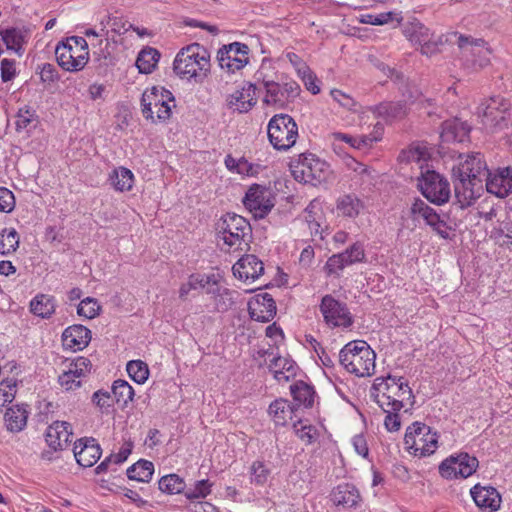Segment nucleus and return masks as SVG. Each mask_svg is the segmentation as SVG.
<instances>
[{
  "instance_id": "44",
  "label": "nucleus",
  "mask_w": 512,
  "mask_h": 512,
  "mask_svg": "<svg viewBox=\"0 0 512 512\" xmlns=\"http://www.w3.org/2000/svg\"><path fill=\"white\" fill-rule=\"evenodd\" d=\"M19 246V236L14 228L3 229L0 234V254L8 255L17 250Z\"/></svg>"
},
{
  "instance_id": "61",
  "label": "nucleus",
  "mask_w": 512,
  "mask_h": 512,
  "mask_svg": "<svg viewBox=\"0 0 512 512\" xmlns=\"http://www.w3.org/2000/svg\"><path fill=\"white\" fill-rule=\"evenodd\" d=\"M400 410H391V412H385L386 416L384 419V426L389 432H397L401 428V417L399 415Z\"/></svg>"
},
{
  "instance_id": "22",
  "label": "nucleus",
  "mask_w": 512,
  "mask_h": 512,
  "mask_svg": "<svg viewBox=\"0 0 512 512\" xmlns=\"http://www.w3.org/2000/svg\"><path fill=\"white\" fill-rule=\"evenodd\" d=\"M74 457L83 467L93 466L101 456V448L94 439H79L74 444Z\"/></svg>"
},
{
  "instance_id": "57",
  "label": "nucleus",
  "mask_w": 512,
  "mask_h": 512,
  "mask_svg": "<svg viewBox=\"0 0 512 512\" xmlns=\"http://www.w3.org/2000/svg\"><path fill=\"white\" fill-rule=\"evenodd\" d=\"M392 16V12L380 13L376 15L365 14L361 15L360 22L370 25H384L392 20Z\"/></svg>"
},
{
  "instance_id": "13",
  "label": "nucleus",
  "mask_w": 512,
  "mask_h": 512,
  "mask_svg": "<svg viewBox=\"0 0 512 512\" xmlns=\"http://www.w3.org/2000/svg\"><path fill=\"white\" fill-rule=\"evenodd\" d=\"M320 311L325 323L332 328H348L352 325V315L345 303L336 300L331 295H325L320 304Z\"/></svg>"
},
{
  "instance_id": "26",
  "label": "nucleus",
  "mask_w": 512,
  "mask_h": 512,
  "mask_svg": "<svg viewBox=\"0 0 512 512\" xmlns=\"http://www.w3.org/2000/svg\"><path fill=\"white\" fill-rule=\"evenodd\" d=\"M62 338L65 347L82 350L91 340V331L83 325H72L64 330Z\"/></svg>"
},
{
  "instance_id": "38",
  "label": "nucleus",
  "mask_w": 512,
  "mask_h": 512,
  "mask_svg": "<svg viewBox=\"0 0 512 512\" xmlns=\"http://www.w3.org/2000/svg\"><path fill=\"white\" fill-rule=\"evenodd\" d=\"M154 473V465L148 460H139L127 469V477L138 482H149Z\"/></svg>"
},
{
  "instance_id": "45",
  "label": "nucleus",
  "mask_w": 512,
  "mask_h": 512,
  "mask_svg": "<svg viewBox=\"0 0 512 512\" xmlns=\"http://www.w3.org/2000/svg\"><path fill=\"white\" fill-rule=\"evenodd\" d=\"M159 489L167 494H179L184 491L186 484L177 474L163 476L159 480Z\"/></svg>"
},
{
  "instance_id": "52",
  "label": "nucleus",
  "mask_w": 512,
  "mask_h": 512,
  "mask_svg": "<svg viewBox=\"0 0 512 512\" xmlns=\"http://www.w3.org/2000/svg\"><path fill=\"white\" fill-rule=\"evenodd\" d=\"M100 305L95 298L87 297L83 299L77 307V313L87 319L96 317L99 313Z\"/></svg>"
},
{
  "instance_id": "36",
  "label": "nucleus",
  "mask_w": 512,
  "mask_h": 512,
  "mask_svg": "<svg viewBox=\"0 0 512 512\" xmlns=\"http://www.w3.org/2000/svg\"><path fill=\"white\" fill-rule=\"evenodd\" d=\"M109 181L117 191H130L134 184V175L129 169L125 167H118L113 170L109 177Z\"/></svg>"
},
{
  "instance_id": "7",
  "label": "nucleus",
  "mask_w": 512,
  "mask_h": 512,
  "mask_svg": "<svg viewBox=\"0 0 512 512\" xmlns=\"http://www.w3.org/2000/svg\"><path fill=\"white\" fill-rule=\"evenodd\" d=\"M267 133L275 149L288 150L296 143L298 127L290 115L276 114L268 123Z\"/></svg>"
},
{
  "instance_id": "14",
  "label": "nucleus",
  "mask_w": 512,
  "mask_h": 512,
  "mask_svg": "<svg viewBox=\"0 0 512 512\" xmlns=\"http://www.w3.org/2000/svg\"><path fill=\"white\" fill-rule=\"evenodd\" d=\"M458 47L466 62H471L474 67L483 68L490 62L491 50L483 39L460 36Z\"/></svg>"
},
{
  "instance_id": "48",
  "label": "nucleus",
  "mask_w": 512,
  "mask_h": 512,
  "mask_svg": "<svg viewBox=\"0 0 512 512\" xmlns=\"http://www.w3.org/2000/svg\"><path fill=\"white\" fill-rule=\"evenodd\" d=\"M35 121H36L35 110L31 109L30 107L25 106V107L19 109V111L16 115V120H15L16 130L18 132L28 131L29 128L31 127V125Z\"/></svg>"
},
{
  "instance_id": "55",
  "label": "nucleus",
  "mask_w": 512,
  "mask_h": 512,
  "mask_svg": "<svg viewBox=\"0 0 512 512\" xmlns=\"http://www.w3.org/2000/svg\"><path fill=\"white\" fill-rule=\"evenodd\" d=\"M16 392V381L4 380L0 383V406L12 402Z\"/></svg>"
},
{
  "instance_id": "2",
  "label": "nucleus",
  "mask_w": 512,
  "mask_h": 512,
  "mask_svg": "<svg viewBox=\"0 0 512 512\" xmlns=\"http://www.w3.org/2000/svg\"><path fill=\"white\" fill-rule=\"evenodd\" d=\"M370 398L383 410H402L413 406L414 394L408 381L402 376L377 377L370 388Z\"/></svg>"
},
{
  "instance_id": "17",
  "label": "nucleus",
  "mask_w": 512,
  "mask_h": 512,
  "mask_svg": "<svg viewBox=\"0 0 512 512\" xmlns=\"http://www.w3.org/2000/svg\"><path fill=\"white\" fill-rule=\"evenodd\" d=\"M410 213L414 220L423 219L440 237L449 238L450 228L446 221L423 200L415 199L410 207Z\"/></svg>"
},
{
  "instance_id": "30",
  "label": "nucleus",
  "mask_w": 512,
  "mask_h": 512,
  "mask_svg": "<svg viewBox=\"0 0 512 512\" xmlns=\"http://www.w3.org/2000/svg\"><path fill=\"white\" fill-rule=\"evenodd\" d=\"M382 131L383 128L377 124L374 132L369 135L351 136L344 133H335L334 137L337 140L348 143L351 147L358 150H367L371 148L375 142L381 139Z\"/></svg>"
},
{
  "instance_id": "54",
  "label": "nucleus",
  "mask_w": 512,
  "mask_h": 512,
  "mask_svg": "<svg viewBox=\"0 0 512 512\" xmlns=\"http://www.w3.org/2000/svg\"><path fill=\"white\" fill-rule=\"evenodd\" d=\"M212 484L208 480L197 481L192 490L185 492V496L189 500L205 498L211 492Z\"/></svg>"
},
{
  "instance_id": "6",
  "label": "nucleus",
  "mask_w": 512,
  "mask_h": 512,
  "mask_svg": "<svg viewBox=\"0 0 512 512\" xmlns=\"http://www.w3.org/2000/svg\"><path fill=\"white\" fill-rule=\"evenodd\" d=\"M404 444L414 456H430L438 448V434L425 423L414 422L406 429Z\"/></svg>"
},
{
  "instance_id": "37",
  "label": "nucleus",
  "mask_w": 512,
  "mask_h": 512,
  "mask_svg": "<svg viewBox=\"0 0 512 512\" xmlns=\"http://www.w3.org/2000/svg\"><path fill=\"white\" fill-rule=\"evenodd\" d=\"M30 310L34 315L49 318L55 311L54 298L46 294H39L30 302Z\"/></svg>"
},
{
  "instance_id": "33",
  "label": "nucleus",
  "mask_w": 512,
  "mask_h": 512,
  "mask_svg": "<svg viewBox=\"0 0 512 512\" xmlns=\"http://www.w3.org/2000/svg\"><path fill=\"white\" fill-rule=\"evenodd\" d=\"M268 413L276 425L284 426L293 418L294 406L285 399H276L268 408Z\"/></svg>"
},
{
  "instance_id": "32",
  "label": "nucleus",
  "mask_w": 512,
  "mask_h": 512,
  "mask_svg": "<svg viewBox=\"0 0 512 512\" xmlns=\"http://www.w3.org/2000/svg\"><path fill=\"white\" fill-rule=\"evenodd\" d=\"M269 369L278 382H288L296 375L297 366L291 359L285 357H274Z\"/></svg>"
},
{
  "instance_id": "11",
  "label": "nucleus",
  "mask_w": 512,
  "mask_h": 512,
  "mask_svg": "<svg viewBox=\"0 0 512 512\" xmlns=\"http://www.w3.org/2000/svg\"><path fill=\"white\" fill-rule=\"evenodd\" d=\"M248 53L249 48L246 44L233 42L218 50L217 61L222 70L234 74L248 63Z\"/></svg>"
},
{
  "instance_id": "59",
  "label": "nucleus",
  "mask_w": 512,
  "mask_h": 512,
  "mask_svg": "<svg viewBox=\"0 0 512 512\" xmlns=\"http://www.w3.org/2000/svg\"><path fill=\"white\" fill-rule=\"evenodd\" d=\"M113 396L107 391L98 390L93 394L92 401L102 411H106L111 407L113 402Z\"/></svg>"
},
{
  "instance_id": "29",
  "label": "nucleus",
  "mask_w": 512,
  "mask_h": 512,
  "mask_svg": "<svg viewBox=\"0 0 512 512\" xmlns=\"http://www.w3.org/2000/svg\"><path fill=\"white\" fill-rule=\"evenodd\" d=\"M255 90L256 84H249L248 87L235 91L228 98L229 107L239 113L248 112L256 104Z\"/></svg>"
},
{
  "instance_id": "58",
  "label": "nucleus",
  "mask_w": 512,
  "mask_h": 512,
  "mask_svg": "<svg viewBox=\"0 0 512 512\" xmlns=\"http://www.w3.org/2000/svg\"><path fill=\"white\" fill-rule=\"evenodd\" d=\"M330 95L334 101L348 110H352L356 106V101L350 95L339 89H332Z\"/></svg>"
},
{
  "instance_id": "12",
  "label": "nucleus",
  "mask_w": 512,
  "mask_h": 512,
  "mask_svg": "<svg viewBox=\"0 0 512 512\" xmlns=\"http://www.w3.org/2000/svg\"><path fill=\"white\" fill-rule=\"evenodd\" d=\"M243 204L255 218H264L274 207V199L269 188L253 184L247 190Z\"/></svg>"
},
{
  "instance_id": "42",
  "label": "nucleus",
  "mask_w": 512,
  "mask_h": 512,
  "mask_svg": "<svg viewBox=\"0 0 512 512\" xmlns=\"http://www.w3.org/2000/svg\"><path fill=\"white\" fill-rule=\"evenodd\" d=\"M405 36L414 44H422L424 41H428L430 36L429 28L424 26L419 21L409 23L404 29Z\"/></svg>"
},
{
  "instance_id": "10",
  "label": "nucleus",
  "mask_w": 512,
  "mask_h": 512,
  "mask_svg": "<svg viewBox=\"0 0 512 512\" xmlns=\"http://www.w3.org/2000/svg\"><path fill=\"white\" fill-rule=\"evenodd\" d=\"M478 464L476 457L461 452L442 461L439 466V473L446 479L467 478L476 471Z\"/></svg>"
},
{
  "instance_id": "9",
  "label": "nucleus",
  "mask_w": 512,
  "mask_h": 512,
  "mask_svg": "<svg viewBox=\"0 0 512 512\" xmlns=\"http://www.w3.org/2000/svg\"><path fill=\"white\" fill-rule=\"evenodd\" d=\"M418 187L431 203L441 205L450 198V185L439 173L427 170L418 178Z\"/></svg>"
},
{
  "instance_id": "39",
  "label": "nucleus",
  "mask_w": 512,
  "mask_h": 512,
  "mask_svg": "<svg viewBox=\"0 0 512 512\" xmlns=\"http://www.w3.org/2000/svg\"><path fill=\"white\" fill-rule=\"evenodd\" d=\"M291 394L299 405L312 407L314 403L315 391L312 386L303 381H298L290 387Z\"/></svg>"
},
{
  "instance_id": "56",
  "label": "nucleus",
  "mask_w": 512,
  "mask_h": 512,
  "mask_svg": "<svg viewBox=\"0 0 512 512\" xmlns=\"http://www.w3.org/2000/svg\"><path fill=\"white\" fill-rule=\"evenodd\" d=\"M15 207V197L12 191L0 187V212L10 213Z\"/></svg>"
},
{
  "instance_id": "47",
  "label": "nucleus",
  "mask_w": 512,
  "mask_h": 512,
  "mask_svg": "<svg viewBox=\"0 0 512 512\" xmlns=\"http://www.w3.org/2000/svg\"><path fill=\"white\" fill-rule=\"evenodd\" d=\"M129 376L138 384L144 383L149 376V369L146 363L141 360H132L127 364Z\"/></svg>"
},
{
  "instance_id": "8",
  "label": "nucleus",
  "mask_w": 512,
  "mask_h": 512,
  "mask_svg": "<svg viewBox=\"0 0 512 512\" xmlns=\"http://www.w3.org/2000/svg\"><path fill=\"white\" fill-rule=\"evenodd\" d=\"M291 172L298 182L317 185L326 179L328 164L314 154H302L299 160L291 166Z\"/></svg>"
},
{
  "instance_id": "62",
  "label": "nucleus",
  "mask_w": 512,
  "mask_h": 512,
  "mask_svg": "<svg viewBox=\"0 0 512 512\" xmlns=\"http://www.w3.org/2000/svg\"><path fill=\"white\" fill-rule=\"evenodd\" d=\"M221 281L222 276L220 275V273H211V278H208V280L206 281V293L212 295L214 298L217 294H219V292L223 288H225L224 286L221 285Z\"/></svg>"
},
{
  "instance_id": "21",
  "label": "nucleus",
  "mask_w": 512,
  "mask_h": 512,
  "mask_svg": "<svg viewBox=\"0 0 512 512\" xmlns=\"http://www.w3.org/2000/svg\"><path fill=\"white\" fill-rule=\"evenodd\" d=\"M233 274L245 282L255 281L264 272V265L257 256L248 254L241 257L232 267Z\"/></svg>"
},
{
  "instance_id": "4",
  "label": "nucleus",
  "mask_w": 512,
  "mask_h": 512,
  "mask_svg": "<svg viewBox=\"0 0 512 512\" xmlns=\"http://www.w3.org/2000/svg\"><path fill=\"white\" fill-rule=\"evenodd\" d=\"M375 352L365 341H351L339 352L340 364L358 377L370 376L375 370Z\"/></svg>"
},
{
  "instance_id": "28",
  "label": "nucleus",
  "mask_w": 512,
  "mask_h": 512,
  "mask_svg": "<svg viewBox=\"0 0 512 512\" xmlns=\"http://www.w3.org/2000/svg\"><path fill=\"white\" fill-rule=\"evenodd\" d=\"M262 75L263 73L261 71L256 73L257 80H261L262 85L266 91L264 102L279 109L285 108L289 103L284 94L282 85L273 80H266L264 77H262Z\"/></svg>"
},
{
  "instance_id": "19",
  "label": "nucleus",
  "mask_w": 512,
  "mask_h": 512,
  "mask_svg": "<svg viewBox=\"0 0 512 512\" xmlns=\"http://www.w3.org/2000/svg\"><path fill=\"white\" fill-rule=\"evenodd\" d=\"M250 317L258 322H269L276 315V303L269 293H259L248 302Z\"/></svg>"
},
{
  "instance_id": "43",
  "label": "nucleus",
  "mask_w": 512,
  "mask_h": 512,
  "mask_svg": "<svg viewBox=\"0 0 512 512\" xmlns=\"http://www.w3.org/2000/svg\"><path fill=\"white\" fill-rule=\"evenodd\" d=\"M112 396L118 404L126 406L129 401H132L134 390L128 382L119 379L112 385Z\"/></svg>"
},
{
  "instance_id": "35",
  "label": "nucleus",
  "mask_w": 512,
  "mask_h": 512,
  "mask_svg": "<svg viewBox=\"0 0 512 512\" xmlns=\"http://www.w3.org/2000/svg\"><path fill=\"white\" fill-rule=\"evenodd\" d=\"M376 111L380 117L387 121L399 120L407 114V105L403 101L384 102L376 107Z\"/></svg>"
},
{
  "instance_id": "25",
  "label": "nucleus",
  "mask_w": 512,
  "mask_h": 512,
  "mask_svg": "<svg viewBox=\"0 0 512 512\" xmlns=\"http://www.w3.org/2000/svg\"><path fill=\"white\" fill-rule=\"evenodd\" d=\"M475 504L482 509L496 511L500 507L501 496L494 487H482L479 484L471 489Z\"/></svg>"
},
{
  "instance_id": "51",
  "label": "nucleus",
  "mask_w": 512,
  "mask_h": 512,
  "mask_svg": "<svg viewBox=\"0 0 512 512\" xmlns=\"http://www.w3.org/2000/svg\"><path fill=\"white\" fill-rule=\"evenodd\" d=\"M401 157L407 162L420 163L428 159L429 152L426 146L414 144L408 150L403 151Z\"/></svg>"
},
{
  "instance_id": "53",
  "label": "nucleus",
  "mask_w": 512,
  "mask_h": 512,
  "mask_svg": "<svg viewBox=\"0 0 512 512\" xmlns=\"http://www.w3.org/2000/svg\"><path fill=\"white\" fill-rule=\"evenodd\" d=\"M293 427L295 434L306 444H311L316 440L317 431L312 425L298 421Z\"/></svg>"
},
{
  "instance_id": "24",
  "label": "nucleus",
  "mask_w": 512,
  "mask_h": 512,
  "mask_svg": "<svg viewBox=\"0 0 512 512\" xmlns=\"http://www.w3.org/2000/svg\"><path fill=\"white\" fill-rule=\"evenodd\" d=\"M330 497L336 506H342L345 509L356 508L362 502L359 490L350 483H342L336 486L331 491Z\"/></svg>"
},
{
  "instance_id": "1",
  "label": "nucleus",
  "mask_w": 512,
  "mask_h": 512,
  "mask_svg": "<svg viewBox=\"0 0 512 512\" xmlns=\"http://www.w3.org/2000/svg\"><path fill=\"white\" fill-rule=\"evenodd\" d=\"M455 197L462 208L471 206L486 190L499 198H505L512 192V168L505 167L491 172L480 153L467 155L452 169Z\"/></svg>"
},
{
  "instance_id": "50",
  "label": "nucleus",
  "mask_w": 512,
  "mask_h": 512,
  "mask_svg": "<svg viewBox=\"0 0 512 512\" xmlns=\"http://www.w3.org/2000/svg\"><path fill=\"white\" fill-rule=\"evenodd\" d=\"M340 254L347 266L363 262L365 260L364 246L359 242L354 243Z\"/></svg>"
},
{
  "instance_id": "46",
  "label": "nucleus",
  "mask_w": 512,
  "mask_h": 512,
  "mask_svg": "<svg viewBox=\"0 0 512 512\" xmlns=\"http://www.w3.org/2000/svg\"><path fill=\"white\" fill-rule=\"evenodd\" d=\"M270 474V468L263 461H254L250 466V482L254 485H265Z\"/></svg>"
},
{
  "instance_id": "63",
  "label": "nucleus",
  "mask_w": 512,
  "mask_h": 512,
  "mask_svg": "<svg viewBox=\"0 0 512 512\" xmlns=\"http://www.w3.org/2000/svg\"><path fill=\"white\" fill-rule=\"evenodd\" d=\"M496 239L503 238L502 244L512 245V222H503L501 227L494 232Z\"/></svg>"
},
{
  "instance_id": "60",
  "label": "nucleus",
  "mask_w": 512,
  "mask_h": 512,
  "mask_svg": "<svg viewBox=\"0 0 512 512\" xmlns=\"http://www.w3.org/2000/svg\"><path fill=\"white\" fill-rule=\"evenodd\" d=\"M346 266L342 255L338 253L328 258L325 264V270L328 275H331L343 270Z\"/></svg>"
},
{
  "instance_id": "49",
  "label": "nucleus",
  "mask_w": 512,
  "mask_h": 512,
  "mask_svg": "<svg viewBox=\"0 0 512 512\" xmlns=\"http://www.w3.org/2000/svg\"><path fill=\"white\" fill-rule=\"evenodd\" d=\"M237 294L236 291H232L228 288H223L219 294H217L214 299V306L218 312H226L228 311L233 304L235 303L234 295Z\"/></svg>"
},
{
  "instance_id": "40",
  "label": "nucleus",
  "mask_w": 512,
  "mask_h": 512,
  "mask_svg": "<svg viewBox=\"0 0 512 512\" xmlns=\"http://www.w3.org/2000/svg\"><path fill=\"white\" fill-rule=\"evenodd\" d=\"M160 53L154 48L143 49L136 60V66L140 73L149 74L156 67Z\"/></svg>"
},
{
  "instance_id": "23",
  "label": "nucleus",
  "mask_w": 512,
  "mask_h": 512,
  "mask_svg": "<svg viewBox=\"0 0 512 512\" xmlns=\"http://www.w3.org/2000/svg\"><path fill=\"white\" fill-rule=\"evenodd\" d=\"M71 436V425L68 422L55 421L47 428L45 440L51 449L58 451L67 447Z\"/></svg>"
},
{
  "instance_id": "64",
  "label": "nucleus",
  "mask_w": 512,
  "mask_h": 512,
  "mask_svg": "<svg viewBox=\"0 0 512 512\" xmlns=\"http://www.w3.org/2000/svg\"><path fill=\"white\" fill-rule=\"evenodd\" d=\"M16 75L15 61L3 59L1 61V79L3 82L11 81Z\"/></svg>"
},
{
  "instance_id": "20",
  "label": "nucleus",
  "mask_w": 512,
  "mask_h": 512,
  "mask_svg": "<svg viewBox=\"0 0 512 512\" xmlns=\"http://www.w3.org/2000/svg\"><path fill=\"white\" fill-rule=\"evenodd\" d=\"M161 102H175L172 93L163 87H152L146 89L141 97V112L145 119L155 123V116L152 106H161Z\"/></svg>"
},
{
  "instance_id": "41",
  "label": "nucleus",
  "mask_w": 512,
  "mask_h": 512,
  "mask_svg": "<svg viewBox=\"0 0 512 512\" xmlns=\"http://www.w3.org/2000/svg\"><path fill=\"white\" fill-rule=\"evenodd\" d=\"M362 208L361 201L353 195H344L337 201V211L345 217H356Z\"/></svg>"
},
{
  "instance_id": "5",
  "label": "nucleus",
  "mask_w": 512,
  "mask_h": 512,
  "mask_svg": "<svg viewBox=\"0 0 512 512\" xmlns=\"http://www.w3.org/2000/svg\"><path fill=\"white\" fill-rule=\"evenodd\" d=\"M218 234L229 250H243L248 247L251 226L244 217L228 213L218 223Z\"/></svg>"
},
{
  "instance_id": "31",
  "label": "nucleus",
  "mask_w": 512,
  "mask_h": 512,
  "mask_svg": "<svg viewBox=\"0 0 512 512\" xmlns=\"http://www.w3.org/2000/svg\"><path fill=\"white\" fill-rule=\"evenodd\" d=\"M29 412L24 405H14L9 407L4 415L5 425L10 432H20L27 424Z\"/></svg>"
},
{
  "instance_id": "16",
  "label": "nucleus",
  "mask_w": 512,
  "mask_h": 512,
  "mask_svg": "<svg viewBox=\"0 0 512 512\" xmlns=\"http://www.w3.org/2000/svg\"><path fill=\"white\" fill-rule=\"evenodd\" d=\"M91 369V361L79 356L66 365V369L58 376V383L66 391H74L81 387L82 380L91 372Z\"/></svg>"
},
{
  "instance_id": "27",
  "label": "nucleus",
  "mask_w": 512,
  "mask_h": 512,
  "mask_svg": "<svg viewBox=\"0 0 512 512\" xmlns=\"http://www.w3.org/2000/svg\"><path fill=\"white\" fill-rule=\"evenodd\" d=\"M469 132L470 127L465 122L455 118L443 122L440 137L443 142L462 143L468 139Z\"/></svg>"
},
{
  "instance_id": "18",
  "label": "nucleus",
  "mask_w": 512,
  "mask_h": 512,
  "mask_svg": "<svg viewBox=\"0 0 512 512\" xmlns=\"http://www.w3.org/2000/svg\"><path fill=\"white\" fill-rule=\"evenodd\" d=\"M69 48L65 45H57L55 55L60 67L69 72L82 70L89 60V50L79 49L76 46Z\"/></svg>"
},
{
  "instance_id": "3",
  "label": "nucleus",
  "mask_w": 512,
  "mask_h": 512,
  "mask_svg": "<svg viewBox=\"0 0 512 512\" xmlns=\"http://www.w3.org/2000/svg\"><path fill=\"white\" fill-rule=\"evenodd\" d=\"M173 69L181 78L202 81L210 70V53L199 43H192L177 53Z\"/></svg>"
},
{
  "instance_id": "15",
  "label": "nucleus",
  "mask_w": 512,
  "mask_h": 512,
  "mask_svg": "<svg viewBox=\"0 0 512 512\" xmlns=\"http://www.w3.org/2000/svg\"><path fill=\"white\" fill-rule=\"evenodd\" d=\"M509 102L500 97H491L487 104L478 108L479 116H482V123L494 131L502 130L507 126L505 113L509 110Z\"/></svg>"
},
{
  "instance_id": "34",
  "label": "nucleus",
  "mask_w": 512,
  "mask_h": 512,
  "mask_svg": "<svg viewBox=\"0 0 512 512\" xmlns=\"http://www.w3.org/2000/svg\"><path fill=\"white\" fill-rule=\"evenodd\" d=\"M0 35L8 50H12L18 55L22 54V45L27 37L24 30L15 27L7 28L1 30Z\"/></svg>"
}]
</instances>
